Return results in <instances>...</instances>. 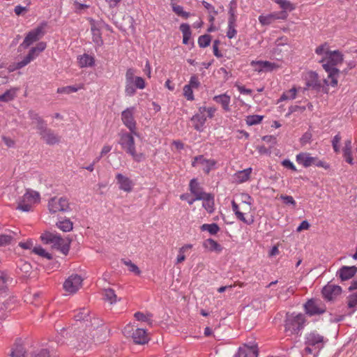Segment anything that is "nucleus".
I'll return each mask as SVG.
<instances>
[{"label":"nucleus","instance_id":"37","mask_svg":"<svg viewBox=\"0 0 357 357\" xmlns=\"http://www.w3.org/2000/svg\"><path fill=\"white\" fill-rule=\"evenodd\" d=\"M190 247H180L177 249L176 264L182 263L190 253Z\"/></svg>","mask_w":357,"mask_h":357},{"label":"nucleus","instance_id":"17","mask_svg":"<svg viewBox=\"0 0 357 357\" xmlns=\"http://www.w3.org/2000/svg\"><path fill=\"white\" fill-rule=\"evenodd\" d=\"M41 138L49 145H54L59 142L60 137L53 130L45 126L38 131Z\"/></svg>","mask_w":357,"mask_h":357},{"label":"nucleus","instance_id":"34","mask_svg":"<svg viewBox=\"0 0 357 357\" xmlns=\"http://www.w3.org/2000/svg\"><path fill=\"white\" fill-rule=\"evenodd\" d=\"M179 29L183 34V43L185 45L188 44V42L192 35V32L189 24L183 23L180 25Z\"/></svg>","mask_w":357,"mask_h":357},{"label":"nucleus","instance_id":"23","mask_svg":"<svg viewBox=\"0 0 357 357\" xmlns=\"http://www.w3.org/2000/svg\"><path fill=\"white\" fill-rule=\"evenodd\" d=\"M296 159L298 164L302 165L305 167L313 165L316 161L315 157L311 156L309 153H300L296 155Z\"/></svg>","mask_w":357,"mask_h":357},{"label":"nucleus","instance_id":"30","mask_svg":"<svg viewBox=\"0 0 357 357\" xmlns=\"http://www.w3.org/2000/svg\"><path fill=\"white\" fill-rule=\"evenodd\" d=\"M29 116L32 120V123L36 124V129L38 131L46 126L44 120L38 115V113L35 112L34 111H29Z\"/></svg>","mask_w":357,"mask_h":357},{"label":"nucleus","instance_id":"27","mask_svg":"<svg viewBox=\"0 0 357 357\" xmlns=\"http://www.w3.org/2000/svg\"><path fill=\"white\" fill-rule=\"evenodd\" d=\"M357 268L353 266H344L339 271L340 277L342 280H347L351 278L356 273Z\"/></svg>","mask_w":357,"mask_h":357},{"label":"nucleus","instance_id":"38","mask_svg":"<svg viewBox=\"0 0 357 357\" xmlns=\"http://www.w3.org/2000/svg\"><path fill=\"white\" fill-rule=\"evenodd\" d=\"M203 200V207L210 213L213 212L214 210V199L213 197L207 193V196Z\"/></svg>","mask_w":357,"mask_h":357},{"label":"nucleus","instance_id":"47","mask_svg":"<svg viewBox=\"0 0 357 357\" xmlns=\"http://www.w3.org/2000/svg\"><path fill=\"white\" fill-rule=\"evenodd\" d=\"M38 55L39 54L36 51V50H34L33 47H31L27 55L22 59V61L24 63V64L27 66L32 61L36 59L38 56Z\"/></svg>","mask_w":357,"mask_h":357},{"label":"nucleus","instance_id":"39","mask_svg":"<svg viewBox=\"0 0 357 357\" xmlns=\"http://www.w3.org/2000/svg\"><path fill=\"white\" fill-rule=\"evenodd\" d=\"M201 230L208 231L211 235H215L220 231V227L216 223L204 224L201 226Z\"/></svg>","mask_w":357,"mask_h":357},{"label":"nucleus","instance_id":"49","mask_svg":"<svg viewBox=\"0 0 357 357\" xmlns=\"http://www.w3.org/2000/svg\"><path fill=\"white\" fill-rule=\"evenodd\" d=\"M211 41V36L208 34L202 35L198 38V45L200 47H208Z\"/></svg>","mask_w":357,"mask_h":357},{"label":"nucleus","instance_id":"50","mask_svg":"<svg viewBox=\"0 0 357 357\" xmlns=\"http://www.w3.org/2000/svg\"><path fill=\"white\" fill-rule=\"evenodd\" d=\"M275 2L279 4L280 8L284 10L291 11L294 9V5L287 0H275Z\"/></svg>","mask_w":357,"mask_h":357},{"label":"nucleus","instance_id":"59","mask_svg":"<svg viewBox=\"0 0 357 357\" xmlns=\"http://www.w3.org/2000/svg\"><path fill=\"white\" fill-rule=\"evenodd\" d=\"M188 85L190 86V87L192 89H198L200 86V82L198 76L196 75L191 76L189 84Z\"/></svg>","mask_w":357,"mask_h":357},{"label":"nucleus","instance_id":"60","mask_svg":"<svg viewBox=\"0 0 357 357\" xmlns=\"http://www.w3.org/2000/svg\"><path fill=\"white\" fill-rule=\"evenodd\" d=\"M74 6H75V12L78 14L82 13L84 12V10H85L86 9L89 8V5L80 3L77 1H75L74 3Z\"/></svg>","mask_w":357,"mask_h":357},{"label":"nucleus","instance_id":"29","mask_svg":"<svg viewBox=\"0 0 357 357\" xmlns=\"http://www.w3.org/2000/svg\"><path fill=\"white\" fill-rule=\"evenodd\" d=\"M342 151L343 157L344 158L346 162L350 165H352L354 159L352 156V146L351 139H348L344 142V146Z\"/></svg>","mask_w":357,"mask_h":357},{"label":"nucleus","instance_id":"48","mask_svg":"<svg viewBox=\"0 0 357 357\" xmlns=\"http://www.w3.org/2000/svg\"><path fill=\"white\" fill-rule=\"evenodd\" d=\"M56 225L61 230L65 232L73 229V222L70 220L60 221Z\"/></svg>","mask_w":357,"mask_h":357},{"label":"nucleus","instance_id":"61","mask_svg":"<svg viewBox=\"0 0 357 357\" xmlns=\"http://www.w3.org/2000/svg\"><path fill=\"white\" fill-rule=\"evenodd\" d=\"M216 111L215 108L214 107H199V112L200 113H204L205 112H207V114H208V116L209 118H213V116H214V113Z\"/></svg>","mask_w":357,"mask_h":357},{"label":"nucleus","instance_id":"51","mask_svg":"<svg viewBox=\"0 0 357 357\" xmlns=\"http://www.w3.org/2000/svg\"><path fill=\"white\" fill-rule=\"evenodd\" d=\"M328 52H330V50L328 49V45L327 43H324L321 45H319L315 49V53L317 55L321 56L322 57H326V53Z\"/></svg>","mask_w":357,"mask_h":357},{"label":"nucleus","instance_id":"2","mask_svg":"<svg viewBox=\"0 0 357 357\" xmlns=\"http://www.w3.org/2000/svg\"><path fill=\"white\" fill-rule=\"evenodd\" d=\"M242 202L239 204H236L234 201L231 202L232 211L234 212L237 218L247 225H251L254 222V218L252 215L250 218H245L252 211V201L251 197L247 194L241 195Z\"/></svg>","mask_w":357,"mask_h":357},{"label":"nucleus","instance_id":"45","mask_svg":"<svg viewBox=\"0 0 357 357\" xmlns=\"http://www.w3.org/2000/svg\"><path fill=\"white\" fill-rule=\"evenodd\" d=\"M121 261L124 265H126L128 267V270L130 272L135 273L137 275H139L141 273L139 268L130 260L123 259H121Z\"/></svg>","mask_w":357,"mask_h":357},{"label":"nucleus","instance_id":"9","mask_svg":"<svg viewBox=\"0 0 357 357\" xmlns=\"http://www.w3.org/2000/svg\"><path fill=\"white\" fill-rule=\"evenodd\" d=\"M45 26L46 24L43 23L37 26L36 29L30 31L24 38L22 45H24L25 47H28L33 43L39 40L45 34L44 29Z\"/></svg>","mask_w":357,"mask_h":357},{"label":"nucleus","instance_id":"55","mask_svg":"<svg viewBox=\"0 0 357 357\" xmlns=\"http://www.w3.org/2000/svg\"><path fill=\"white\" fill-rule=\"evenodd\" d=\"M5 65L0 63V85L8 82V77L6 70L4 69Z\"/></svg>","mask_w":357,"mask_h":357},{"label":"nucleus","instance_id":"20","mask_svg":"<svg viewBox=\"0 0 357 357\" xmlns=\"http://www.w3.org/2000/svg\"><path fill=\"white\" fill-rule=\"evenodd\" d=\"M189 188L191 193L195 196V199H202L207 196V193L203 191L202 188L199 185L198 182L195 178L190 181Z\"/></svg>","mask_w":357,"mask_h":357},{"label":"nucleus","instance_id":"10","mask_svg":"<svg viewBox=\"0 0 357 357\" xmlns=\"http://www.w3.org/2000/svg\"><path fill=\"white\" fill-rule=\"evenodd\" d=\"M82 278L77 274H73L69 276L63 283V289L68 294L76 293L82 287Z\"/></svg>","mask_w":357,"mask_h":357},{"label":"nucleus","instance_id":"63","mask_svg":"<svg viewBox=\"0 0 357 357\" xmlns=\"http://www.w3.org/2000/svg\"><path fill=\"white\" fill-rule=\"evenodd\" d=\"M348 306L349 308L357 307V294L351 295L349 297Z\"/></svg>","mask_w":357,"mask_h":357},{"label":"nucleus","instance_id":"7","mask_svg":"<svg viewBox=\"0 0 357 357\" xmlns=\"http://www.w3.org/2000/svg\"><path fill=\"white\" fill-rule=\"evenodd\" d=\"M40 239L43 243L52 244V245H69L73 243L69 236L62 238L57 234L49 231L42 234Z\"/></svg>","mask_w":357,"mask_h":357},{"label":"nucleus","instance_id":"43","mask_svg":"<svg viewBox=\"0 0 357 357\" xmlns=\"http://www.w3.org/2000/svg\"><path fill=\"white\" fill-rule=\"evenodd\" d=\"M297 89L295 87L284 92L278 101H283L287 100H293L296 98Z\"/></svg>","mask_w":357,"mask_h":357},{"label":"nucleus","instance_id":"56","mask_svg":"<svg viewBox=\"0 0 357 357\" xmlns=\"http://www.w3.org/2000/svg\"><path fill=\"white\" fill-rule=\"evenodd\" d=\"M341 139H342V137H341L340 135L338 133L334 136V137L332 140V146H333V150L337 153H339L340 151L339 144L341 141Z\"/></svg>","mask_w":357,"mask_h":357},{"label":"nucleus","instance_id":"58","mask_svg":"<svg viewBox=\"0 0 357 357\" xmlns=\"http://www.w3.org/2000/svg\"><path fill=\"white\" fill-rule=\"evenodd\" d=\"M24 66H26V65L22 60L21 61H19L17 63H13L9 65V66L8 67V72L12 73L17 70L21 69V68H24Z\"/></svg>","mask_w":357,"mask_h":357},{"label":"nucleus","instance_id":"22","mask_svg":"<svg viewBox=\"0 0 357 357\" xmlns=\"http://www.w3.org/2000/svg\"><path fill=\"white\" fill-rule=\"evenodd\" d=\"M306 79V85L308 88H312L315 90H320V89L322 87L317 73L314 72H310L307 73V77Z\"/></svg>","mask_w":357,"mask_h":357},{"label":"nucleus","instance_id":"11","mask_svg":"<svg viewBox=\"0 0 357 357\" xmlns=\"http://www.w3.org/2000/svg\"><path fill=\"white\" fill-rule=\"evenodd\" d=\"M343 61V54L338 50L330 51L326 53V57H321L320 63L323 65L328 64L330 68H336L335 66Z\"/></svg>","mask_w":357,"mask_h":357},{"label":"nucleus","instance_id":"4","mask_svg":"<svg viewBox=\"0 0 357 357\" xmlns=\"http://www.w3.org/2000/svg\"><path fill=\"white\" fill-rule=\"evenodd\" d=\"M326 342V340L323 335L318 333L316 331H312L306 334V347L305 351L310 354H313L314 351L318 353L319 350L324 347Z\"/></svg>","mask_w":357,"mask_h":357},{"label":"nucleus","instance_id":"8","mask_svg":"<svg viewBox=\"0 0 357 357\" xmlns=\"http://www.w3.org/2000/svg\"><path fill=\"white\" fill-rule=\"evenodd\" d=\"M135 112V108L134 107L126 108L121 112V121L130 132H132V133H135V135L138 137L139 134L137 131V123L134 118Z\"/></svg>","mask_w":357,"mask_h":357},{"label":"nucleus","instance_id":"36","mask_svg":"<svg viewBox=\"0 0 357 357\" xmlns=\"http://www.w3.org/2000/svg\"><path fill=\"white\" fill-rule=\"evenodd\" d=\"M104 299L109 302L110 304L116 303L118 298L114 289L111 288L105 289L103 290Z\"/></svg>","mask_w":357,"mask_h":357},{"label":"nucleus","instance_id":"12","mask_svg":"<svg viewBox=\"0 0 357 357\" xmlns=\"http://www.w3.org/2000/svg\"><path fill=\"white\" fill-rule=\"evenodd\" d=\"M48 208L52 213L66 211L69 208V202L64 197H53L49 201Z\"/></svg>","mask_w":357,"mask_h":357},{"label":"nucleus","instance_id":"18","mask_svg":"<svg viewBox=\"0 0 357 357\" xmlns=\"http://www.w3.org/2000/svg\"><path fill=\"white\" fill-rule=\"evenodd\" d=\"M116 179L120 190L126 192H130L132 190L134 183L130 178L118 173L116 174Z\"/></svg>","mask_w":357,"mask_h":357},{"label":"nucleus","instance_id":"24","mask_svg":"<svg viewBox=\"0 0 357 357\" xmlns=\"http://www.w3.org/2000/svg\"><path fill=\"white\" fill-rule=\"evenodd\" d=\"M258 352L256 347H248L245 345L238 349V353L235 357H257Z\"/></svg>","mask_w":357,"mask_h":357},{"label":"nucleus","instance_id":"54","mask_svg":"<svg viewBox=\"0 0 357 357\" xmlns=\"http://www.w3.org/2000/svg\"><path fill=\"white\" fill-rule=\"evenodd\" d=\"M183 96L188 100H194L192 88H191L190 86H188V84L185 85L183 86Z\"/></svg>","mask_w":357,"mask_h":357},{"label":"nucleus","instance_id":"44","mask_svg":"<svg viewBox=\"0 0 357 357\" xmlns=\"http://www.w3.org/2000/svg\"><path fill=\"white\" fill-rule=\"evenodd\" d=\"M258 19L260 24L263 26L269 25L275 21L273 13L267 15H259Z\"/></svg>","mask_w":357,"mask_h":357},{"label":"nucleus","instance_id":"53","mask_svg":"<svg viewBox=\"0 0 357 357\" xmlns=\"http://www.w3.org/2000/svg\"><path fill=\"white\" fill-rule=\"evenodd\" d=\"M11 357H26L25 356V350L22 346H17L15 349H13L11 354Z\"/></svg>","mask_w":357,"mask_h":357},{"label":"nucleus","instance_id":"52","mask_svg":"<svg viewBox=\"0 0 357 357\" xmlns=\"http://www.w3.org/2000/svg\"><path fill=\"white\" fill-rule=\"evenodd\" d=\"M262 119H263L262 116L251 115V116H248L247 117L246 123L249 126L256 125V124L261 123Z\"/></svg>","mask_w":357,"mask_h":357},{"label":"nucleus","instance_id":"26","mask_svg":"<svg viewBox=\"0 0 357 357\" xmlns=\"http://www.w3.org/2000/svg\"><path fill=\"white\" fill-rule=\"evenodd\" d=\"M213 100L215 101L217 103L220 104L222 109L225 112L230 111L229 104L231 102V98L227 93H223L221 95L214 96Z\"/></svg>","mask_w":357,"mask_h":357},{"label":"nucleus","instance_id":"14","mask_svg":"<svg viewBox=\"0 0 357 357\" xmlns=\"http://www.w3.org/2000/svg\"><path fill=\"white\" fill-rule=\"evenodd\" d=\"M250 65L258 73L271 72L280 68L278 63L268 61H252Z\"/></svg>","mask_w":357,"mask_h":357},{"label":"nucleus","instance_id":"62","mask_svg":"<svg viewBox=\"0 0 357 357\" xmlns=\"http://www.w3.org/2000/svg\"><path fill=\"white\" fill-rule=\"evenodd\" d=\"M134 317L137 321H149L150 320L149 314H144L140 312L135 313Z\"/></svg>","mask_w":357,"mask_h":357},{"label":"nucleus","instance_id":"41","mask_svg":"<svg viewBox=\"0 0 357 357\" xmlns=\"http://www.w3.org/2000/svg\"><path fill=\"white\" fill-rule=\"evenodd\" d=\"M84 85L81 84L79 86L76 87L74 86H67L63 87H59L57 89V93H66V94H70L72 93L77 92L79 89H83Z\"/></svg>","mask_w":357,"mask_h":357},{"label":"nucleus","instance_id":"1","mask_svg":"<svg viewBox=\"0 0 357 357\" xmlns=\"http://www.w3.org/2000/svg\"><path fill=\"white\" fill-rule=\"evenodd\" d=\"M134 136L136 135L132 132L130 131L128 132L121 130L119 133V144L121 145V149L132 157L134 161L139 162L144 160L146 157L144 153L137 152Z\"/></svg>","mask_w":357,"mask_h":357},{"label":"nucleus","instance_id":"28","mask_svg":"<svg viewBox=\"0 0 357 357\" xmlns=\"http://www.w3.org/2000/svg\"><path fill=\"white\" fill-rule=\"evenodd\" d=\"M19 89L17 87H12L6 90L3 94L0 95V101L8 102L15 99Z\"/></svg>","mask_w":357,"mask_h":357},{"label":"nucleus","instance_id":"57","mask_svg":"<svg viewBox=\"0 0 357 357\" xmlns=\"http://www.w3.org/2000/svg\"><path fill=\"white\" fill-rule=\"evenodd\" d=\"M92 40L98 46H101L103 44L100 30L92 33Z\"/></svg>","mask_w":357,"mask_h":357},{"label":"nucleus","instance_id":"33","mask_svg":"<svg viewBox=\"0 0 357 357\" xmlns=\"http://www.w3.org/2000/svg\"><path fill=\"white\" fill-rule=\"evenodd\" d=\"M237 1L231 0L228 6V22H236L237 20Z\"/></svg>","mask_w":357,"mask_h":357},{"label":"nucleus","instance_id":"42","mask_svg":"<svg viewBox=\"0 0 357 357\" xmlns=\"http://www.w3.org/2000/svg\"><path fill=\"white\" fill-rule=\"evenodd\" d=\"M15 235L13 232H9L7 234H0V245L15 243L14 241Z\"/></svg>","mask_w":357,"mask_h":357},{"label":"nucleus","instance_id":"13","mask_svg":"<svg viewBox=\"0 0 357 357\" xmlns=\"http://www.w3.org/2000/svg\"><path fill=\"white\" fill-rule=\"evenodd\" d=\"M215 164L216 162L214 160L206 159L202 155L195 156L192 161V166L193 167H199L207 174Z\"/></svg>","mask_w":357,"mask_h":357},{"label":"nucleus","instance_id":"35","mask_svg":"<svg viewBox=\"0 0 357 357\" xmlns=\"http://www.w3.org/2000/svg\"><path fill=\"white\" fill-rule=\"evenodd\" d=\"M32 252L48 260L52 259L54 255L52 252L47 251L43 247H33Z\"/></svg>","mask_w":357,"mask_h":357},{"label":"nucleus","instance_id":"6","mask_svg":"<svg viewBox=\"0 0 357 357\" xmlns=\"http://www.w3.org/2000/svg\"><path fill=\"white\" fill-rule=\"evenodd\" d=\"M40 202V195L33 190H27L17 202V208L22 211H29L32 206Z\"/></svg>","mask_w":357,"mask_h":357},{"label":"nucleus","instance_id":"5","mask_svg":"<svg viewBox=\"0 0 357 357\" xmlns=\"http://www.w3.org/2000/svg\"><path fill=\"white\" fill-rule=\"evenodd\" d=\"M306 323L305 317L303 314H291L285 321V331L289 335L298 334L304 328Z\"/></svg>","mask_w":357,"mask_h":357},{"label":"nucleus","instance_id":"40","mask_svg":"<svg viewBox=\"0 0 357 357\" xmlns=\"http://www.w3.org/2000/svg\"><path fill=\"white\" fill-rule=\"evenodd\" d=\"M171 6L173 11L178 16L182 17L184 19H188L190 14L188 12H186L183 10V8L181 6L177 5L174 3H171Z\"/></svg>","mask_w":357,"mask_h":357},{"label":"nucleus","instance_id":"19","mask_svg":"<svg viewBox=\"0 0 357 357\" xmlns=\"http://www.w3.org/2000/svg\"><path fill=\"white\" fill-rule=\"evenodd\" d=\"M341 292L342 288L340 286L332 284H328L322 290L323 296L328 301L335 298L337 296L340 295Z\"/></svg>","mask_w":357,"mask_h":357},{"label":"nucleus","instance_id":"16","mask_svg":"<svg viewBox=\"0 0 357 357\" xmlns=\"http://www.w3.org/2000/svg\"><path fill=\"white\" fill-rule=\"evenodd\" d=\"M305 310L310 316L320 314L326 311L324 305L317 300H309L305 305Z\"/></svg>","mask_w":357,"mask_h":357},{"label":"nucleus","instance_id":"21","mask_svg":"<svg viewBox=\"0 0 357 357\" xmlns=\"http://www.w3.org/2000/svg\"><path fill=\"white\" fill-rule=\"evenodd\" d=\"M132 338L135 344H144L148 342L149 337L146 330L137 328L132 333Z\"/></svg>","mask_w":357,"mask_h":357},{"label":"nucleus","instance_id":"25","mask_svg":"<svg viewBox=\"0 0 357 357\" xmlns=\"http://www.w3.org/2000/svg\"><path fill=\"white\" fill-rule=\"evenodd\" d=\"M252 172V169L251 167L237 172L234 175V179L235 182L238 183H242L248 181L250 178Z\"/></svg>","mask_w":357,"mask_h":357},{"label":"nucleus","instance_id":"3","mask_svg":"<svg viewBox=\"0 0 357 357\" xmlns=\"http://www.w3.org/2000/svg\"><path fill=\"white\" fill-rule=\"evenodd\" d=\"M146 87L145 80L135 75L133 68H128L125 75V93L127 96H133L136 93V89H144Z\"/></svg>","mask_w":357,"mask_h":357},{"label":"nucleus","instance_id":"32","mask_svg":"<svg viewBox=\"0 0 357 357\" xmlns=\"http://www.w3.org/2000/svg\"><path fill=\"white\" fill-rule=\"evenodd\" d=\"M191 121L193 123V126L195 130H200L206 121V118L204 114L199 113L195 114L192 118Z\"/></svg>","mask_w":357,"mask_h":357},{"label":"nucleus","instance_id":"15","mask_svg":"<svg viewBox=\"0 0 357 357\" xmlns=\"http://www.w3.org/2000/svg\"><path fill=\"white\" fill-rule=\"evenodd\" d=\"M323 68L328 73L327 78L324 79L326 86L336 87L338 84V79L340 75V71L337 68H330L328 64L323 65Z\"/></svg>","mask_w":357,"mask_h":357},{"label":"nucleus","instance_id":"46","mask_svg":"<svg viewBox=\"0 0 357 357\" xmlns=\"http://www.w3.org/2000/svg\"><path fill=\"white\" fill-rule=\"evenodd\" d=\"M236 26V22H227V37L228 38L231 39L236 36V35L237 33Z\"/></svg>","mask_w":357,"mask_h":357},{"label":"nucleus","instance_id":"64","mask_svg":"<svg viewBox=\"0 0 357 357\" xmlns=\"http://www.w3.org/2000/svg\"><path fill=\"white\" fill-rule=\"evenodd\" d=\"M31 357H49V353L45 349L34 352L31 354Z\"/></svg>","mask_w":357,"mask_h":357},{"label":"nucleus","instance_id":"31","mask_svg":"<svg viewBox=\"0 0 357 357\" xmlns=\"http://www.w3.org/2000/svg\"><path fill=\"white\" fill-rule=\"evenodd\" d=\"M94 63L95 59L93 56L89 54H84L78 57V64L81 68L93 66Z\"/></svg>","mask_w":357,"mask_h":357}]
</instances>
